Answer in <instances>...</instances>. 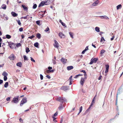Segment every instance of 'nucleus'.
Segmentation results:
<instances>
[{
    "instance_id": "1",
    "label": "nucleus",
    "mask_w": 123,
    "mask_h": 123,
    "mask_svg": "<svg viewBox=\"0 0 123 123\" xmlns=\"http://www.w3.org/2000/svg\"><path fill=\"white\" fill-rule=\"evenodd\" d=\"M55 99L56 100L62 103L63 102H66L67 101V100L65 98H63L62 97H56L55 98Z\"/></svg>"
},
{
    "instance_id": "31",
    "label": "nucleus",
    "mask_w": 123,
    "mask_h": 123,
    "mask_svg": "<svg viewBox=\"0 0 123 123\" xmlns=\"http://www.w3.org/2000/svg\"><path fill=\"white\" fill-rule=\"evenodd\" d=\"M34 46L35 47L38 48V43L37 42L36 43H35L34 44Z\"/></svg>"
},
{
    "instance_id": "9",
    "label": "nucleus",
    "mask_w": 123,
    "mask_h": 123,
    "mask_svg": "<svg viewBox=\"0 0 123 123\" xmlns=\"http://www.w3.org/2000/svg\"><path fill=\"white\" fill-rule=\"evenodd\" d=\"M61 89L64 91H66L68 90V88L67 86H63L61 87Z\"/></svg>"
},
{
    "instance_id": "48",
    "label": "nucleus",
    "mask_w": 123,
    "mask_h": 123,
    "mask_svg": "<svg viewBox=\"0 0 123 123\" xmlns=\"http://www.w3.org/2000/svg\"><path fill=\"white\" fill-rule=\"evenodd\" d=\"M23 27H21L19 29V30L21 32L23 31Z\"/></svg>"
},
{
    "instance_id": "32",
    "label": "nucleus",
    "mask_w": 123,
    "mask_h": 123,
    "mask_svg": "<svg viewBox=\"0 0 123 123\" xmlns=\"http://www.w3.org/2000/svg\"><path fill=\"white\" fill-rule=\"evenodd\" d=\"M80 72H83V73H84V76H85V75L86 74V76H87V75L86 74V72L84 70H82V71H80Z\"/></svg>"
},
{
    "instance_id": "7",
    "label": "nucleus",
    "mask_w": 123,
    "mask_h": 123,
    "mask_svg": "<svg viewBox=\"0 0 123 123\" xmlns=\"http://www.w3.org/2000/svg\"><path fill=\"white\" fill-rule=\"evenodd\" d=\"M15 58L14 56V55L12 54L9 57V58L11 60H13L15 59Z\"/></svg>"
},
{
    "instance_id": "18",
    "label": "nucleus",
    "mask_w": 123,
    "mask_h": 123,
    "mask_svg": "<svg viewBox=\"0 0 123 123\" xmlns=\"http://www.w3.org/2000/svg\"><path fill=\"white\" fill-rule=\"evenodd\" d=\"M94 104V103H92L91 102V103L89 107L87 109V110H86V112H88V110L90 109V108H91V106H92V105H93Z\"/></svg>"
},
{
    "instance_id": "40",
    "label": "nucleus",
    "mask_w": 123,
    "mask_h": 123,
    "mask_svg": "<svg viewBox=\"0 0 123 123\" xmlns=\"http://www.w3.org/2000/svg\"><path fill=\"white\" fill-rule=\"evenodd\" d=\"M118 92H117V94L116 99V105H117V97H118Z\"/></svg>"
},
{
    "instance_id": "27",
    "label": "nucleus",
    "mask_w": 123,
    "mask_h": 123,
    "mask_svg": "<svg viewBox=\"0 0 123 123\" xmlns=\"http://www.w3.org/2000/svg\"><path fill=\"white\" fill-rule=\"evenodd\" d=\"M122 7V6L121 4H120L117 6V9L118 10L119 8H121Z\"/></svg>"
},
{
    "instance_id": "49",
    "label": "nucleus",
    "mask_w": 123,
    "mask_h": 123,
    "mask_svg": "<svg viewBox=\"0 0 123 123\" xmlns=\"http://www.w3.org/2000/svg\"><path fill=\"white\" fill-rule=\"evenodd\" d=\"M21 44L20 43H19L17 44L16 46L17 47H19L21 46Z\"/></svg>"
},
{
    "instance_id": "25",
    "label": "nucleus",
    "mask_w": 123,
    "mask_h": 123,
    "mask_svg": "<svg viewBox=\"0 0 123 123\" xmlns=\"http://www.w3.org/2000/svg\"><path fill=\"white\" fill-rule=\"evenodd\" d=\"M105 40L104 38L103 37H102L101 38L100 41V42L101 43H102V42H103V43H104V42H105Z\"/></svg>"
},
{
    "instance_id": "44",
    "label": "nucleus",
    "mask_w": 123,
    "mask_h": 123,
    "mask_svg": "<svg viewBox=\"0 0 123 123\" xmlns=\"http://www.w3.org/2000/svg\"><path fill=\"white\" fill-rule=\"evenodd\" d=\"M98 3L97 2V1H95L94 2L93 4V5L94 6H96V4H97Z\"/></svg>"
},
{
    "instance_id": "36",
    "label": "nucleus",
    "mask_w": 123,
    "mask_h": 123,
    "mask_svg": "<svg viewBox=\"0 0 123 123\" xmlns=\"http://www.w3.org/2000/svg\"><path fill=\"white\" fill-rule=\"evenodd\" d=\"M105 51V50L104 49H102L100 51V54H102L104 53Z\"/></svg>"
},
{
    "instance_id": "56",
    "label": "nucleus",
    "mask_w": 123,
    "mask_h": 123,
    "mask_svg": "<svg viewBox=\"0 0 123 123\" xmlns=\"http://www.w3.org/2000/svg\"><path fill=\"white\" fill-rule=\"evenodd\" d=\"M61 24L63 26H64L65 27L66 26V24H65L63 22L61 23Z\"/></svg>"
},
{
    "instance_id": "4",
    "label": "nucleus",
    "mask_w": 123,
    "mask_h": 123,
    "mask_svg": "<svg viewBox=\"0 0 123 123\" xmlns=\"http://www.w3.org/2000/svg\"><path fill=\"white\" fill-rule=\"evenodd\" d=\"M7 42L8 43V45L12 49H13L14 47L15 46V44L11 42Z\"/></svg>"
},
{
    "instance_id": "15",
    "label": "nucleus",
    "mask_w": 123,
    "mask_h": 123,
    "mask_svg": "<svg viewBox=\"0 0 123 123\" xmlns=\"http://www.w3.org/2000/svg\"><path fill=\"white\" fill-rule=\"evenodd\" d=\"M45 3H46V2H45L44 1L42 2L39 4V7L43 6L44 5Z\"/></svg>"
},
{
    "instance_id": "8",
    "label": "nucleus",
    "mask_w": 123,
    "mask_h": 123,
    "mask_svg": "<svg viewBox=\"0 0 123 123\" xmlns=\"http://www.w3.org/2000/svg\"><path fill=\"white\" fill-rule=\"evenodd\" d=\"M54 42H55V43L54 44V46L55 47L58 48L59 47L58 43V42L56 40H55L54 41Z\"/></svg>"
},
{
    "instance_id": "46",
    "label": "nucleus",
    "mask_w": 123,
    "mask_h": 123,
    "mask_svg": "<svg viewBox=\"0 0 123 123\" xmlns=\"http://www.w3.org/2000/svg\"><path fill=\"white\" fill-rule=\"evenodd\" d=\"M37 7V5H36V4H35L33 5V9H34L36 8Z\"/></svg>"
},
{
    "instance_id": "2",
    "label": "nucleus",
    "mask_w": 123,
    "mask_h": 123,
    "mask_svg": "<svg viewBox=\"0 0 123 123\" xmlns=\"http://www.w3.org/2000/svg\"><path fill=\"white\" fill-rule=\"evenodd\" d=\"M87 76H86V75H85V77L84 78L81 77L80 81V85L83 86L85 83V81L86 79Z\"/></svg>"
},
{
    "instance_id": "10",
    "label": "nucleus",
    "mask_w": 123,
    "mask_h": 123,
    "mask_svg": "<svg viewBox=\"0 0 123 123\" xmlns=\"http://www.w3.org/2000/svg\"><path fill=\"white\" fill-rule=\"evenodd\" d=\"M109 67V65H106V70L105 71V73H107L108 72Z\"/></svg>"
},
{
    "instance_id": "35",
    "label": "nucleus",
    "mask_w": 123,
    "mask_h": 123,
    "mask_svg": "<svg viewBox=\"0 0 123 123\" xmlns=\"http://www.w3.org/2000/svg\"><path fill=\"white\" fill-rule=\"evenodd\" d=\"M69 34H70V36H71V37L72 38H73V33L72 32H70L69 33Z\"/></svg>"
},
{
    "instance_id": "16",
    "label": "nucleus",
    "mask_w": 123,
    "mask_h": 123,
    "mask_svg": "<svg viewBox=\"0 0 123 123\" xmlns=\"http://www.w3.org/2000/svg\"><path fill=\"white\" fill-rule=\"evenodd\" d=\"M73 67L72 66H69L67 67V69L68 70H70L73 68Z\"/></svg>"
},
{
    "instance_id": "21",
    "label": "nucleus",
    "mask_w": 123,
    "mask_h": 123,
    "mask_svg": "<svg viewBox=\"0 0 123 123\" xmlns=\"http://www.w3.org/2000/svg\"><path fill=\"white\" fill-rule=\"evenodd\" d=\"M95 30L97 32H99L100 31L99 28V27H96L95 28Z\"/></svg>"
},
{
    "instance_id": "41",
    "label": "nucleus",
    "mask_w": 123,
    "mask_h": 123,
    "mask_svg": "<svg viewBox=\"0 0 123 123\" xmlns=\"http://www.w3.org/2000/svg\"><path fill=\"white\" fill-rule=\"evenodd\" d=\"M23 57H24V60H28V59L27 58L26 56V55H24L23 56Z\"/></svg>"
},
{
    "instance_id": "42",
    "label": "nucleus",
    "mask_w": 123,
    "mask_h": 123,
    "mask_svg": "<svg viewBox=\"0 0 123 123\" xmlns=\"http://www.w3.org/2000/svg\"><path fill=\"white\" fill-rule=\"evenodd\" d=\"M49 30V28L48 27H47V28H46L44 30L46 32H47Z\"/></svg>"
},
{
    "instance_id": "13",
    "label": "nucleus",
    "mask_w": 123,
    "mask_h": 123,
    "mask_svg": "<svg viewBox=\"0 0 123 123\" xmlns=\"http://www.w3.org/2000/svg\"><path fill=\"white\" fill-rule=\"evenodd\" d=\"M61 61L64 64L66 63L67 61L66 59H65L63 58H62L61 59Z\"/></svg>"
},
{
    "instance_id": "54",
    "label": "nucleus",
    "mask_w": 123,
    "mask_h": 123,
    "mask_svg": "<svg viewBox=\"0 0 123 123\" xmlns=\"http://www.w3.org/2000/svg\"><path fill=\"white\" fill-rule=\"evenodd\" d=\"M102 77V76L101 75V74L100 75V76L99 77H98V80H100L101 79V78Z\"/></svg>"
},
{
    "instance_id": "12",
    "label": "nucleus",
    "mask_w": 123,
    "mask_h": 123,
    "mask_svg": "<svg viewBox=\"0 0 123 123\" xmlns=\"http://www.w3.org/2000/svg\"><path fill=\"white\" fill-rule=\"evenodd\" d=\"M59 36L60 37V38H64L65 37V35L61 32H60L59 34Z\"/></svg>"
},
{
    "instance_id": "47",
    "label": "nucleus",
    "mask_w": 123,
    "mask_h": 123,
    "mask_svg": "<svg viewBox=\"0 0 123 123\" xmlns=\"http://www.w3.org/2000/svg\"><path fill=\"white\" fill-rule=\"evenodd\" d=\"M19 120V121L21 123H23V120L21 118H20Z\"/></svg>"
},
{
    "instance_id": "60",
    "label": "nucleus",
    "mask_w": 123,
    "mask_h": 123,
    "mask_svg": "<svg viewBox=\"0 0 123 123\" xmlns=\"http://www.w3.org/2000/svg\"><path fill=\"white\" fill-rule=\"evenodd\" d=\"M52 68L51 67H49L48 68V69L49 70H50Z\"/></svg>"
},
{
    "instance_id": "3",
    "label": "nucleus",
    "mask_w": 123,
    "mask_h": 123,
    "mask_svg": "<svg viewBox=\"0 0 123 123\" xmlns=\"http://www.w3.org/2000/svg\"><path fill=\"white\" fill-rule=\"evenodd\" d=\"M98 58H92L91 60V62H90L89 64H92L93 63H96L98 60Z\"/></svg>"
},
{
    "instance_id": "37",
    "label": "nucleus",
    "mask_w": 123,
    "mask_h": 123,
    "mask_svg": "<svg viewBox=\"0 0 123 123\" xmlns=\"http://www.w3.org/2000/svg\"><path fill=\"white\" fill-rule=\"evenodd\" d=\"M102 17H103V18H104L106 19H109V18H108L107 16H101Z\"/></svg>"
},
{
    "instance_id": "58",
    "label": "nucleus",
    "mask_w": 123,
    "mask_h": 123,
    "mask_svg": "<svg viewBox=\"0 0 123 123\" xmlns=\"http://www.w3.org/2000/svg\"><path fill=\"white\" fill-rule=\"evenodd\" d=\"M10 98L9 97H8L6 98V100L7 101H9L10 100Z\"/></svg>"
},
{
    "instance_id": "6",
    "label": "nucleus",
    "mask_w": 123,
    "mask_h": 123,
    "mask_svg": "<svg viewBox=\"0 0 123 123\" xmlns=\"http://www.w3.org/2000/svg\"><path fill=\"white\" fill-rule=\"evenodd\" d=\"M19 96H17L16 98H14L12 102L15 103H17L18 102V98Z\"/></svg>"
},
{
    "instance_id": "50",
    "label": "nucleus",
    "mask_w": 123,
    "mask_h": 123,
    "mask_svg": "<svg viewBox=\"0 0 123 123\" xmlns=\"http://www.w3.org/2000/svg\"><path fill=\"white\" fill-rule=\"evenodd\" d=\"M17 21L19 25H21V23L20 20H17Z\"/></svg>"
},
{
    "instance_id": "39",
    "label": "nucleus",
    "mask_w": 123,
    "mask_h": 123,
    "mask_svg": "<svg viewBox=\"0 0 123 123\" xmlns=\"http://www.w3.org/2000/svg\"><path fill=\"white\" fill-rule=\"evenodd\" d=\"M36 23L38 25H40V21L39 20L37 21L36 22Z\"/></svg>"
},
{
    "instance_id": "30",
    "label": "nucleus",
    "mask_w": 123,
    "mask_h": 123,
    "mask_svg": "<svg viewBox=\"0 0 123 123\" xmlns=\"http://www.w3.org/2000/svg\"><path fill=\"white\" fill-rule=\"evenodd\" d=\"M8 82H6L4 85V86L5 87H7L8 86Z\"/></svg>"
},
{
    "instance_id": "17",
    "label": "nucleus",
    "mask_w": 123,
    "mask_h": 123,
    "mask_svg": "<svg viewBox=\"0 0 123 123\" xmlns=\"http://www.w3.org/2000/svg\"><path fill=\"white\" fill-rule=\"evenodd\" d=\"M17 65L19 67H21L22 66V64L21 62H18L17 64Z\"/></svg>"
},
{
    "instance_id": "62",
    "label": "nucleus",
    "mask_w": 123,
    "mask_h": 123,
    "mask_svg": "<svg viewBox=\"0 0 123 123\" xmlns=\"http://www.w3.org/2000/svg\"><path fill=\"white\" fill-rule=\"evenodd\" d=\"M57 112H56L54 114V117L56 116L57 115Z\"/></svg>"
},
{
    "instance_id": "45",
    "label": "nucleus",
    "mask_w": 123,
    "mask_h": 123,
    "mask_svg": "<svg viewBox=\"0 0 123 123\" xmlns=\"http://www.w3.org/2000/svg\"><path fill=\"white\" fill-rule=\"evenodd\" d=\"M52 118H54V119L53 120V121L54 122H57V121L55 120V119H56V118L54 116H53L52 117Z\"/></svg>"
},
{
    "instance_id": "64",
    "label": "nucleus",
    "mask_w": 123,
    "mask_h": 123,
    "mask_svg": "<svg viewBox=\"0 0 123 123\" xmlns=\"http://www.w3.org/2000/svg\"><path fill=\"white\" fill-rule=\"evenodd\" d=\"M85 49L86 50H86H88V46H87L86 47Z\"/></svg>"
},
{
    "instance_id": "51",
    "label": "nucleus",
    "mask_w": 123,
    "mask_h": 123,
    "mask_svg": "<svg viewBox=\"0 0 123 123\" xmlns=\"http://www.w3.org/2000/svg\"><path fill=\"white\" fill-rule=\"evenodd\" d=\"M7 79V76H4V81H6Z\"/></svg>"
},
{
    "instance_id": "57",
    "label": "nucleus",
    "mask_w": 123,
    "mask_h": 123,
    "mask_svg": "<svg viewBox=\"0 0 123 123\" xmlns=\"http://www.w3.org/2000/svg\"><path fill=\"white\" fill-rule=\"evenodd\" d=\"M62 105L61 104V105L59 107V110H61L62 108Z\"/></svg>"
},
{
    "instance_id": "5",
    "label": "nucleus",
    "mask_w": 123,
    "mask_h": 123,
    "mask_svg": "<svg viewBox=\"0 0 123 123\" xmlns=\"http://www.w3.org/2000/svg\"><path fill=\"white\" fill-rule=\"evenodd\" d=\"M27 99L25 97L23 98L20 102V105L21 106H22L24 104H25L27 102Z\"/></svg>"
},
{
    "instance_id": "11",
    "label": "nucleus",
    "mask_w": 123,
    "mask_h": 123,
    "mask_svg": "<svg viewBox=\"0 0 123 123\" xmlns=\"http://www.w3.org/2000/svg\"><path fill=\"white\" fill-rule=\"evenodd\" d=\"M21 6L22 7L24 10L25 11H27L28 10V8L25 5H22Z\"/></svg>"
},
{
    "instance_id": "22",
    "label": "nucleus",
    "mask_w": 123,
    "mask_h": 123,
    "mask_svg": "<svg viewBox=\"0 0 123 123\" xmlns=\"http://www.w3.org/2000/svg\"><path fill=\"white\" fill-rule=\"evenodd\" d=\"M2 8L4 9H6V5H3L1 6Z\"/></svg>"
},
{
    "instance_id": "19",
    "label": "nucleus",
    "mask_w": 123,
    "mask_h": 123,
    "mask_svg": "<svg viewBox=\"0 0 123 123\" xmlns=\"http://www.w3.org/2000/svg\"><path fill=\"white\" fill-rule=\"evenodd\" d=\"M94 104V103H92L91 102V103L89 107L87 109V110H86V112H88V110L90 109V108H91V106H92V105H93Z\"/></svg>"
},
{
    "instance_id": "14",
    "label": "nucleus",
    "mask_w": 123,
    "mask_h": 123,
    "mask_svg": "<svg viewBox=\"0 0 123 123\" xmlns=\"http://www.w3.org/2000/svg\"><path fill=\"white\" fill-rule=\"evenodd\" d=\"M11 14L14 17H17L18 15L17 13H16L15 12H11Z\"/></svg>"
},
{
    "instance_id": "33",
    "label": "nucleus",
    "mask_w": 123,
    "mask_h": 123,
    "mask_svg": "<svg viewBox=\"0 0 123 123\" xmlns=\"http://www.w3.org/2000/svg\"><path fill=\"white\" fill-rule=\"evenodd\" d=\"M82 74H79L75 75L74 77V78H77L79 76H82Z\"/></svg>"
},
{
    "instance_id": "52",
    "label": "nucleus",
    "mask_w": 123,
    "mask_h": 123,
    "mask_svg": "<svg viewBox=\"0 0 123 123\" xmlns=\"http://www.w3.org/2000/svg\"><path fill=\"white\" fill-rule=\"evenodd\" d=\"M31 61H32L34 62H35V61L34 60L32 57H31Z\"/></svg>"
},
{
    "instance_id": "34",
    "label": "nucleus",
    "mask_w": 123,
    "mask_h": 123,
    "mask_svg": "<svg viewBox=\"0 0 123 123\" xmlns=\"http://www.w3.org/2000/svg\"><path fill=\"white\" fill-rule=\"evenodd\" d=\"M96 95H95L94 97V98H93L92 100V103H95V97H96Z\"/></svg>"
},
{
    "instance_id": "28",
    "label": "nucleus",
    "mask_w": 123,
    "mask_h": 123,
    "mask_svg": "<svg viewBox=\"0 0 123 123\" xmlns=\"http://www.w3.org/2000/svg\"><path fill=\"white\" fill-rule=\"evenodd\" d=\"M6 38L8 39L10 38L11 37V36L9 35H6Z\"/></svg>"
},
{
    "instance_id": "38",
    "label": "nucleus",
    "mask_w": 123,
    "mask_h": 123,
    "mask_svg": "<svg viewBox=\"0 0 123 123\" xmlns=\"http://www.w3.org/2000/svg\"><path fill=\"white\" fill-rule=\"evenodd\" d=\"M35 37V36L34 35H32L31 36L29 37H28V38H30L31 39H32V38H34Z\"/></svg>"
},
{
    "instance_id": "61",
    "label": "nucleus",
    "mask_w": 123,
    "mask_h": 123,
    "mask_svg": "<svg viewBox=\"0 0 123 123\" xmlns=\"http://www.w3.org/2000/svg\"><path fill=\"white\" fill-rule=\"evenodd\" d=\"M86 50H85L84 49V50H83L82 52V54H84L85 53V52L86 51Z\"/></svg>"
},
{
    "instance_id": "43",
    "label": "nucleus",
    "mask_w": 123,
    "mask_h": 123,
    "mask_svg": "<svg viewBox=\"0 0 123 123\" xmlns=\"http://www.w3.org/2000/svg\"><path fill=\"white\" fill-rule=\"evenodd\" d=\"M63 119V117H62L61 119V121H60V123H62Z\"/></svg>"
},
{
    "instance_id": "55",
    "label": "nucleus",
    "mask_w": 123,
    "mask_h": 123,
    "mask_svg": "<svg viewBox=\"0 0 123 123\" xmlns=\"http://www.w3.org/2000/svg\"><path fill=\"white\" fill-rule=\"evenodd\" d=\"M46 77L48 79H50L51 78V77L49 75H47L46 76Z\"/></svg>"
},
{
    "instance_id": "63",
    "label": "nucleus",
    "mask_w": 123,
    "mask_h": 123,
    "mask_svg": "<svg viewBox=\"0 0 123 123\" xmlns=\"http://www.w3.org/2000/svg\"><path fill=\"white\" fill-rule=\"evenodd\" d=\"M72 76H71L69 78V79H68V80H71L72 79Z\"/></svg>"
},
{
    "instance_id": "23",
    "label": "nucleus",
    "mask_w": 123,
    "mask_h": 123,
    "mask_svg": "<svg viewBox=\"0 0 123 123\" xmlns=\"http://www.w3.org/2000/svg\"><path fill=\"white\" fill-rule=\"evenodd\" d=\"M2 75L4 76H7L8 75V74L6 72L4 71L2 74Z\"/></svg>"
},
{
    "instance_id": "24",
    "label": "nucleus",
    "mask_w": 123,
    "mask_h": 123,
    "mask_svg": "<svg viewBox=\"0 0 123 123\" xmlns=\"http://www.w3.org/2000/svg\"><path fill=\"white\" fill-rule=\"evenodd\" d=\"M50 73V70H47L44 72V73L45 74H47V73Z\"/></svg>"
},
{
    "instance_id": "53",
    "label": "nucleus",
    "mask_w": 123,
    "mask_h": 123,
    "mask_svg": "<svg viewBox=\"0 0 123 123\" xmlns=\"http://www.w3.org/2000/svg\"><path fill=\"white\" fill-rule=\"evenodd\" d=\"M40 78L41 80H42L43 79V75L41 74H40Z\"/></svg>"
},
{
    "instance_id": "59",
    "label": "nucleus",
    "mask_w": 123,
    "mask_h": 123,
    "mask_svg": "<svg viewBox=\"0 0 123 123\" xmlns=\"http://www.w3.org/2000/svg\"><path fill=\"white\" fill-rule=\"evenodd\" d=\"M28 16V15H27V16H26L22 17V18L24 19H26L27 18V16Z\"/></svg>"
},
{
    "instance_id": "20",
    "label": "nucleus",
    "mask_w": 123,
    "mask_h": 123,
    "mask_svg": "<svg viewBox=\"0 0 123 123\" xmlns=\"http://www.w3.org/2000/svg\"><path fill=\"white\" fill-rule=\"evenodd\" d=\"M36 37L38 39H40L41 37V35L40 34L38 33L36 35Z\"/></svg>"
},
{
    "instance_id": "26",
    "label": "nucleus",
    "mask_w": 123,
    "mask_h": 123,
    "mask_svg": "<svg viewBox=\"0 0 123 123\" xmlns=\"http://www.w3.org/2000/svg\"><path fill=\"white\" fill-rule=\"evenodd\" d=\"M25 49L26 52L27 53H28L30 51L29 48L27 47Z\"/></svg>"
},
{
    "instance_id": "29",
    "label": "nucleus",
    "mask_w": 123,
    "mask_h": 123,
    "mask_svg": "<svg viewBox=\"0 0 123 123\" xmlns=\"http://www.w3.org/2000/svg\"><path fill=\"white\" fill-rule=\"evenodd\" d=\"M82 109V106H81L80 108V110L79 111V113H78V115L81 112Z\"/></svg>"
}]
</instances>
